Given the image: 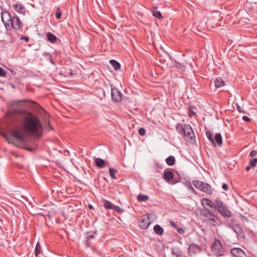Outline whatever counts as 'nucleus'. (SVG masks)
I'll use <instances>...</instances> for the list:
<instances>
[{
  "label": "nucleus",
  "instance_id": "42",
  "mask_svg": "<svg viewBox=\"0 0 257 257\" xmlns=\"http://www.w3.org/2000/svg\"><path fill=\"white\" fill-rule=\"evenodd\" d=\"M235 105H236L237 110L239 112H242V113H246L245 111H244L243 109H242L241 107H240V106L238 103H236Z\"/></svg>",
  "mask_w": 257,
  "mask_h": 257
},
{
  "label": "nucleus",
  "instance_id": "24",
  "mask_svg": "<svg viewBox=\"0 0 257 257\" xmlns=\"http://www.w3.org/2000/svg\"><path fill=\"white\" fill-rule=\"evenodd\" d=\"M214 141L215 143H217V144L221 147L222 145V138L220 134L217 133L216 134L214 137Z\"/></svg>",
  "mask_w": 257,
  "mask_h": 257
},
{
  "label": "nucleus",
  "instance_id": "45",
  "mask_svg": "<svg viewBox=\"0 0 257 257\" xmlns=\"http://www.w3.org/2000/svg\"><path fill=\"white\" fill-rule=\"evenodd\" d=\"M21 40H25L26 42H28L29 40V38L28 36H21L20 38Z\"/></svg>",
  "mask_w": 257,
  "mask_h": 257
},
{
  "label": "nucleus",
  "instance_id": "37",
  "mask_svg": "<svg viewBox=\"0 0 257 257\" xmlns=\"http://www.w3.org/2000/svg\"><path fill=\"white\" fill-rule=\"evenodd\" d=\"M257 164V158H254L249 161V165L252 167H255Z\"/></svg>",
  "mask_w": 257,
  "mask_h": 257
},
{
  "label": "nucleus",
  "instance_id": "28",
  "mask_svg": "<svg viewBox=\"0 0 257 257\" xmlns=\"http://www.w3.org/2000/svg\"><path fill=\"white\" fill-rule=\"evenodd\" d=\"M149 196L147 195L140 194L137 196V199L139 202H146L149 200Z\"/></svg>",
  "mask_w": 257,
  "mask_h": 257
},
{
  "label": "nucleus",
  "instance_id": "53",
  "mask_svg": "<svg viewBox=\"0 0 257 257\" xmlns=\"http://www.w3.org/2000/svg\"><path fill=\"white\" fill-rule=\"evenodd\" d=\"M115 70H118L120 69L121 65H112Z\"/></svg>",
  "mask_w": 257,
  "mask_h": 257
},
{
  "label": "nucleus",
  "instance_id": "49",
  "mask_svg": "<svg viewBox=\"0 0 257 257\" xmlns=\"http://www.w3.org/2000/svg\"><path fill=\"white\" fill-rule=\"evenodd\" d=\"M170 225L171 226H172V227H174V228H176H176H177V227H178V226L176 224L175 222L174 221H173V220H171V221H170Z\"/></svg>",
  "mask_w": 257,
  "mask_h": 257
},
{
  "label": "nucleus",
  "instance_id": "2",
  "mask_svg": "<svg viewBox=\"0 0 257 257\" xmlns=\"http://www.w3.org/2000/svg\"><path fill=\"white\" fill-rule=\"evenodd\" d=\"M1 19L7 30L11 29L19 30L23 27V24L18 17L15 14L12 15L7 11L1 12Z\"/></svg>",
  "mask_w": 257,
  "mask_h": 257
},
{
  "label": "nucleus",
  "instance_id": "15",
  "mask_svg": "<svg viewBox=\"0 0 257 257\" xmlns=\"http://www.w3.org/2000/svg\"><path fill=\"white\" fill-rule=\"evenodd\" d=\"M220 20H221V17H220V13L218 12H216L212 13L209 21H212V22L213 23H215V25L217 26L219 25L218 24V23H217V22L220 21Z\"/></svg>",
  "mask_w": 257,
  "mask_h": 257
},
{
  "label": "nucleus",
  "instance_id": "48",
  "mask_svg": "<svg viewBox=\"0 0 257 257\" xmlns=\"http://www.w3.org/2000/svg\"><path fill=\"white\" fill-rule=\"evenodd\" d=\"M222 188L225 191H227L228 190V186L226 183H223L222 185Z\"/></svg>",
  "mask_w": 257,
  "mask_h": 257
},
{
  "label": "nucleus",
  "instance_id": "33",
  "mask_svg": "<svg viewBox=\"0 0 257 257\" xmlns=\"http://www.w3.org/2000/svg\"><path fill=\"white\" fill-rule=\"evenodd\" d=\"M41 246L39 242H38L36 245L35 249V255L36 257H38V255L41 253Z\"/></svg>",
  "mask_w": 257,
  "mask_h": 257
},
{
  "label": "nucleus",
  "instance_id": "14",
  "mask_svg": "<svg viewBox=\"0 0 257 257\" xmlns=\"http://www.w3.org/2000/svg\"><path fill=\"white\" fill-rule=\"evenodd\" d=\"M217 200H215L214 202H213L210 199L208 198H204L201 199V202L202 206L205 208L206 206H208L212 208L216 209V202Z\"/></svg>",
  "mask_w": 257,
  "mask_h": 257
},
{
  "label": "nucleus",
  "instance_id": "61",
  "mask_svg": "<svg viewBox=\"0 0 257 257\" xmlns=\"http://www.w3.org/2000/svg\"><path fill=\"white\" fill-rule=\"evenodd\" d=\"M177 64L180 65V63H177Z\"/></svg>",
  "mask_w": 257,
  "mask_h": 257
},
{
  "label": "nucleus",
  "instance_id": "54",
  "mask_svg": "<svg viewBox=\"0 0 257 257\" xmlns=\"http://www.w3.org/2000/svg\"><path fill=\"white\" fill-rule=\"evenodd\" d=\"M94 237V236L93 235H90L87 237V240L86 241H88V240L93 239Z\"/></svg>",
  "mask_w": 257,
  "mask_h": 257
},
{
  "label": "nucleus",
  "instance_id": "3",
  "mask_svg": "<svg viewBox=\"0 0 257 257\" xmlns=\"http://www.w3.org/2000/svg\"><path fill=\"white\" fill-rule=\"evenodd\" d=\"M176 130L186 141L192 143L195 141L194 131L189 124L177 123L176 125Z\"/></svg>",
  "mask_w": 257,
  "mask_h": 257
},
{
  "label": "nucleus",
  "instance_id": "4",
  "mask_svg": "<svg viewBox=\"0 0 257 257\" xmlns=\"http://www.w3.org/2000/svg\"><path fill=\"white\" fill-rule=\"evenodd\" d=\"M216 209L218 212L223 217L229 218L231 217L232 213L228 209L226 205L220 200H216Z\"/></svg>",
  "mask_w": 257,
  "mask_h": 257
},
{
  "label": "nucleus",
  "instance_id": "44",
  "mask_svg": "<svg viewBox=\"0 0 257 257\" xmlns=\"http://www.w3.org/2000/svg\"><path fill=\"white\" fill-rule=\"evenodd\" d=\"M176 229L177 232L180 234H183L185 232V230L182 227H177Z\"/></svg>",
  "mask_w": 257,
  "mask_h": 257
},
{
  "label": "nucleus",
  "instance_id": "39",
  "mask_svg": "<svg viewBox=\"0 0 257 257\" xmlns=\"http://www.w3.org/2000/svg\"><path fill=\"white\" fill-rule=\"evenodd\" d=\"M195 108V106H189V115L191 116V114L190 113H191L193 115H195L196 114V112L193 111V109Z\"/></svg>",
  "mask_w": 257,
  "mask_h": 257
},
{
  "label": "nucleus",
  "instance_id": "59",
  "mask_svg": "<svg viewBox=\"0 0 257 257\" xmlns=\"http://www.w3.org/2000/svg\"><path fill=\"white\" fill-rule=\"evenodd\" d=\"M49 128L52 130H53V127L51 125H49Z\"/></svg>",
  "mask_w": 257,
  "mask_h": 257
},
{
  "label": "nucleus",
  "instance_id": "40",
  "mask_svg": "<svg viewBox=\"0 0 257 257\" xmlns=\"http://www.w3.org/2000/svg\"><path fill=\"white\" fill-rule=\"evenodd\" d=\"M139 134L141 136H144L146 134V130L143 127H141L139 129Z\"/></svg>",
  "mask_w": 257,
  "mask_h": 257
},
{
  "label": "nucleus",
  "instance_id": "7",
  "mask_svg": "<svg viewBox=\"0 0 257 257\" xmlns=\"http://www.w3.org/2000/svg\"><path fill=\"white\" fill-rule=\"evenodd\" d=\"M111 96L114 102H120L122 101V94L113 85H111Z\"/></svg>",
  "mask_w": 257,
  "mask_h": 257
},
{
  "label": "nucleus",
  "instance_id": "11",
  "mask_svg": "<svg viewBox=\"0 0 257 257\" xmlns=\"http://www.w3.org/2000/svg\"><path fill=\"white\" fill-rule=\"evenodd\" d=\"M201 251L200 247L196 244L192 243L189 244L188 253L189 255L192 256Z\"/></svg>",
  "mask_w": 257,
  "mask_h": 257
},
{
  "label": "nucleus",
  "instance_id": "10",
  "mask_svg": "<svg viewBox=\"0 0 257 257\" xmlns=\"http://www.w3.org/2000/svg\"><path fill=\"white\" fill-rule=\"evenodd\" d=\"M150 223L149 217L147 215H143L141 217L139 227L142 229H146L149 226Z\"/></svg>",
  "mask_w": 257,
  "mask_h": 257
},
{
  "label": "nucleus",
  "instance_id": "5",
  "mask_svg": "<svg viewBox=\"0 0 257 257\" xmlns=\"http://www.w3.org/2000/svg\"><path fill=\"white\" fill-rule=\"evenodd\" d=\"M212 254L217 257L224 255V249L219 240H216L211 246Z\"/></svg>",
  "mask_w": 257,
  "mask_h": 257
},
{
  "label": "nucleus",
  "instance_id": "21",
  "mask_svg": "<svg viewBox=\"0 0 257 257\" xmlns=\"http://www.w3.org/2000/svg\"><path fill=\"white\" fill-rule=\"evenodd\" d=\"M14 10L21 14H24L25 10L24 7L22 4H16L13 5Z\"/></svg>",
  "mask_w": 257,
  "mask_h": 257
},
{
  "label": "nucleus",
  "instance_id": "36",
  "mask_svg": "<svg viewBox=\"0 0 257 257\" xmlns=\"http://www.w3.org/2000/svg\"><path fill=\"white\" fill-rule=\"evenodd\" d=\"M112 209L116 211L117 213L119 214L122 213L124 211L123 209H121L120 207H119L118 206H115L114 205H113Z\"/></svg>",
  "mask_w": 257,
  "mask_h": 257
},
{
  "label": "nucleus",
  "instance_id": "47",
  "mask_svg": "<svg viewBox=\"0 0 257 257\" xmlns=\"http://www.w3.org/2000/svg\"><path fill=\"white\" fill-rule=\"evenodd\" d=\"M242 119L246 122H250L251 121V119L245 115L242 116Z\"/></svg>",
  "mask_w": 257,
  "mask_h": 257
},
{
  "label": "nucleus",
  "instance_id": "29",
  "mask_svg": "<svg viewBox=\"0 0 257 257\" xmlns=\"http://www.w3.org/2000/svg\"><path fill=\"white\" fill-rule=\"evenodd\" d=\"M152 14L154 17H155L157 18H158L160 19L163 18V17L162 16L161 12L159 11H158L157 8H155L152 11Z\"/></svg>",
  "mask_w": 257,
  "mask_h": 257
},
{
  "label": "nucleus",
  "instance_id": "27",
  "mask_svg": "<svg viewBox=\"0 0 257 257\" xmlns=\"http://www.w3.org/2000/svg\"><path fill=\"white\" fill-rule=\"evenodd\" d=\"M214 85L216 87L219 88L225 85L224 81L220 78H217L214 81Z\"/></svg>",
  "mask_w": 257,
  "mask_h": 257
},
{
  "label": "nucleus",
  "instance_id": "31",
  "mask_svg": "<svg viewBox=\"0 0 257 257\" xmlns=\"http://www.w3.org/2000/svg\"><path fill=\"white\" fill-rule=\"evenodd\" d=\"M103 206L106 209H112L113 205L108 200H103Z\"/></svg>",
  "mask_w": 257,
  "mask_h": 257
},
{
  "label": "nucleus",
  "instance_id": "52",
  "mask_svg": "<svg viewBox=\"0 0 257 257\" xmlns=\"http://www.w3.org/2000/svg\"><path fill=\"white\" fill-rule=\"evenodd\" d=\"M109 63L110 64H120L117 61L114 60H110L109 61Z\"/></svg>",
  "mask_w": 257,
  "mask_h": 257
},
{
  "label": "nucleus",
  "instance_id": "26",
  "mask_svg": "<svg viewBox=\"0 0 257 257\" xmlns=\"http://www.w3.org/2000/svg\"><path fill=\"white\" fill-rule=\"evenodd\" d=\"M175 158L173 156H170L166 159V162L169 166H173L175 163Z\"/></svg>",
  "mask_w": 257,
  "mask_h": 257
},
{
  "label": "nucleus",
  "instance_id": "50",
  "mask_svg": "<svg viewBox=\"0 0 257 257\" xmlns=\"http://www.w3.org/2000/svg\"><path fill=\"white\" fill-rule=\"evenodd\" d=\"M25 149L30 152H33L34 151H35L36 149V148H31L30 147H26Z\"/></svg>",
  "mask_w": 257,
  "mask_h": 257
},
{
  "label": "nucleus",
  "instance_id": "1",
  "mask_svg": "<svg viewBox=\"0 0 257 257\" xmlns=\"http://www.w3.org/2000/svg\"><path fill=\"white\" fill-rule=\"evenodd\" d=\"M6 121L10 126L15 127L19 123L29 136L39 138L43 134V126L39 117L34 113L22 108L20 101L10 103L6 112Z\"/></svg>",
  "mask_w": 257,
  "mask_h": 257
},
{
  "label": "nucleus",
  "instance_id": "60",
  "mask_svg": "<svg viewBox=\"0 0 257 257\" xmlns=\"http://www.w3.org/2000/svg\"><path fill=\"white\" fill-rule=\"evenodd\" d=\"M12 87L13 88H15V86L14 84H12Z\"/></svg>",
  "mask_w": 257,
  "mask_h": 257
},
{
  "label": "nucleus",
  "instance_id": "41",
  "mask_svg": "<svg viewBox=\"0 0 257 257\" xmlns=\"http://www.w3.org/2000/svg\"><path fill=\"white\" fill-rule=\"evenodd\" d=\"M7 73L6 71L2 67H0V77H6Z\"/></svg>",
  "mask_w": 257,
  "mask_h": 257
},
{
  "label": "nucleus",
  "instance_id": "12",
  "mask_svg": "<svg viewBox=\"0 0 257 257\" xmlns=\"http://www.w3.org/2000/svg\"><path fill=\"white\" fill-rule=\"evenodd\" d=\"M12 137L22 142H24L25 141V135L24 133L20 130L14 131L12 133Z\"/></svg>",
  "mask_w": 257,
  "mask_h": 257
},
{
  "label": "nucleus",
  "instance_id": "19",
  "mask_svg": "<svg viewBox=\"0 0 257 257\" xmlns=\"http://www.w3.org/2000/svg\"><path fill=\"white\" fill-rule=\"evenodd\" d=\"M206 135L207 138V139L209 140L210 142L211 143L212 146L213 147H216V144L215 143L214 138H213V135L212 132H211L209 131H208L206 132Z\"/></svg>",
  "mask_w": 257,
  "mask_h": 257
},
{
  "label": "nucleus",
  "instance_id": "35",
  "mask_svg": "<svg viewBox=\"0 0 257 257\" xmlns=\"http://www.w3.org/2000/svg\"><path fill=\"white\" fill-rule=\"evenodd\" d=\"M64 73L65 74L64 75L65 76L77 75V71H75V70H72V69H70L69 71L68 72Z\"/></svg>",
  "mask_w": 257,
  "mask_h": 257
},
{
  "label": "nucleus",
  "instance_id": "20",
  "mask_svg": "<svg viewBox=\"0 0 257 257\" xmlns=\"http://www.w3.org/2000/svg\"><path fill=\"white\" fill-rule=\"evenodd\" d=\"M155 232L158 235L161 236L164 233V229L159 224H156L153 228Z\"/></svg>",
  "mask_w": 257,
  "mask_h": 257
},
{
  "label": "nucleus",
  "instance_id": "51",
  "mask_svg": "<svg viewBox=\"0 0 257 257\" xmlns=\"http://www.w3.org/2000/svg\"><path fill=\"white\" fill-rule=\"evenodd\" d=\"M163 168L162 167H160L159 165L157 164V166L156 167V170L157 172L160 173L161 171L160 170H162Z\"/></svg>",
  "mask_w": 257,
  "mask_h": 257
},
{
  "label": "nucleus",
  "instance_id": "58",
  "mask_svg": "<svg viewBox=\"0 0 257 257\" xmlns=\"http://www.w3.org/2000/svg\"><path fill=\"white\" fill-rule=\"evenodd\" d=\"M88 207H89V208H90V209H94L93 207L91 205H90V204H89V205H88Z\"/></svg>",
  "mask_w": 257,
  "mask_h": 257
},
{
  "label": "nucleus",
  "instance_id": "34",
  "mask_svg": "<svg viewBox=\"0 0 257 257\" xmlns=\"http://www.w3.org/2000/svg\"><path fill=\"white\" fill-rule=\"evenodd\" d=\"M172 253L176 257H181L183 255L182 251L179 248L173 249L172 250Z\"/></svg>",
  "mask_w": 257,
  "mask_h": 257
},
{
  "label": "nucleus",
  "instance_id": "57",
  "mask_svg": "<svg viewBox=\"0 0 257 257\" xmlns=\"http://www.w3.org/2000/svg\"><path fill=\"white\" fill-rule=\"evenodd\" d=\"M250 167H251V166H250V165H249V166H246V167H245V170L246 171H248L250 169Z\"/></svg>",
  "mask_w": 257,
  "mask_h": 257
},
{
  "label": "nucleus",
  "instance_id": "55",
  "mask_svg": "<svg viewBox=\"0 0 257 257\" xmlns=\"http://www.w3.org/2000/svg\"><path fill=\"white\" fill-rule=\"evenodd\" d=\"M10 71L12 72L13 75H16L17 74V72L15 71L14 69H9Z\"/></svg>",
  "mask_w": 257,
  "mask_h": 257
},
{
  "label": "nucleus",
  "instance_id": "13",
  "mask_svg": "<svg viewBox=\"0 0 257 257\" xmlns=\"http://www.w3.org/2000/svg\"><path fill=\"white\" fill-rule=\"evenodd\" d=\"M233 230L236 233L238 240H242L245 238V234L242 228L239 224L236 226V227H234Z\"/></svg>",
  "mask_w": 257,
  "mask_h": 257
},
{
  "label": "nucleus",
  "instance_id": "46",
  "mask_svg": "<svg viewBox=\"0 0 257 257\" xmlns=\"http://www.w3.org/2000/svg\"><path fill=\"white\" fill-rule=\"evenodd\" d=\"M257 155V151L256 150H253L250 152L249 154V156L251 157H253Z\"/></svg>",
  "mask_w": 257,
  "mask_h": 257
},
{
  "label": "nucleus",
  "instance_id": "30",
  "mask_svg": "<svg viewBox=\"0 0 257 257\" xmlns=\"http://www.w3.org/2000/svg\"><path fill=\"white\" fill-rule=\"evenodd\" d=\"M109 172L110 176L113 179H116V174L117 173V171L113 168H109Z\"/></svg>",
  "mask_w": 257,
  "mask_h": 257
},
{
  "label": "nucleus",
  "instance_id": "38",
  "mask_svg": "<svg viewBox=\"0 0 257 257\" xmlns=\"http://www.w3.org/2000/svg\"><path fill=\"white\" fill-rule=\"evenodd\" d=\"M55 16H56V18L57 19L59 20V19H61V12L60 10V8H58L57 9V10H56V13H55Z\"/></svg>",
  "mask_w": 257,
  "mask_h": 257
},
{
  "label": "nucleus",
  "instance_id": "6",
  "mask_svg": "<svg viewBox=\"0 0 257 257\" xmlns=\"http://www.w3.org/2000/svg\"><path fill=\"white\" fill-rule=\"evenodd\" d=\"M200 214L201 216L206 218L208 220H211L216 224H220L221 223V221L220 219L214 215L208 208L201 209L200 210Z\"/></svg>",
  "mask_w": 257,
  "mask_h": 257
},
{
  "label": "nucleus",
  "instance_id": "16",
  "mask_svg": "<svg viewBox=\"0 0 257 257\" xmlns=\"http://www.w3.org/2000/svg\"><path fill=\"white\" fill-rule=\"evenodd\" d=\"M200 191L208 195H211L213 193L212 187L206 182H205L204 186H202Z\"/></svg>",
  "mask_w": 257,
  "mask_h": 257
},
{
  "label": "nucleus",
  "instance_id": "43",
  "mask_svg": "<svg viewBox=\"0 0 257 257\" xmlns=\"http://www.w3.org/2000/svg\"><path fill=\"white\" fill-rule=\"evenodd\" d=\"M174 68H178L180 70H184L185 69L184 65H173L172 66Z\"/></svg>",
  "mask_w": 257,
  "mask_h": 257
},
{
  "label": "nucleus",
  "instance_id": "25",
  "mask_svg": "<svg viewBox=\"0 0 257 257\" xmlns=\"http://www.w3.org/2000/svg\"><path fill=\"white\" fill-rule=\"evenodd\" d=\"M184 184L194 194L197 195V192L192 187L191 183L190 181H186L184 183Z\"/></svg>",
  "mask_w": 257,
  "mask_h": 257
},
{
  "label": "nucleus",
  "instance_id": "23",
  "mask_svg": "<svg viewBox=\"0 0 257 257\" xmlns=\"http://www.w3.org/2000/svg\"><path fill=\"white\" fill-rule=\"evenodd\" d=\"M46 37L48 41L52 43H55L57 40L56 36L51 32L47 33Z\"/></svg>",
  "mask_w": 257,
  "mask_h": 257
},
{
  "label": "nucleus",
  "instance_id": "56",
  "mask_svg": "<svg viewBox=\"0 0 257 257\" xmlns=\"http://www.w3.org/2000/svg\"><path fill=\"white\" fill-rule=\"evenodd\" d=\"M15 166L17 167H19L20 168H23L22 166L20 165L19 164H18V163H16Z\"/></svg>",
  "mask_w": 257,
  "mask_h": 257
},
{
  "label": "nucleus",
  "instance_id": "22",
  "mask_svg": "<svg viewBox=\"0 0 257 257\" xmlns=\"http://www.w3.org/2000/svg\"><path fill=\"white\" fill-rule=\"evenodd\" d=\"M95 163L96 166L99 168H103L105 164V161L99 158H97L95 159Z\"/></svg>",
  "mask_w": 257,
  "mask_h": 257
},
{
  "label": "nucleus",
  "instance_id": "32",
  "mask_svg": "<svg viewBox=\"0 0 257 257\" xmlns=\"http://www.w3.org/2000/svg\"><path fill=\"white\" fill-rule=\"evenodd\" d=\"M159 58H159V62L161 63H167V64H168V61L170 60V58L169 55L167 54H166V57H163L161 56H160Z\"/></svg>",
  "mask_w": 257,
  "mask_h": 257
},
{
  "label": "nucleus",
  "instance_id": "18",
  "mask_svg": "<svg viewBox=\"0 0 257 257\" xmlns=\"http://www.w3.org/2000/svg\"><path fill=\"white\" fill-rule=\"evenodd\" d=\"M205 182L203 181H201L198 180H193L192 181V184L194 186L199 190H201V188L203 186H204Z\"/></svg>",
  "mask_w": 257,
  "mask_h": 257
},
{
  "label": "nucleus",
  "instance_id": "9",
  "mask_svg": "<svg viewBox=\"0 0 257 257\" xmlns=\"http://www.w3.org/2000/svg\"><path fill=\"white\" fill-rule=\"evenodd\" d=\"M230 252L233 257H247L244 251L239 247L230 249Z\"/></svg>",
  "mask_w": 257,
  "mask_h": 257
},
{
  "label": "nucleus",
  "instance_id": "8",
  "mask_svg": "<svg viewBox=\"0 0 257 257\" xmlns=\"http://www.w3.org/2000/svg\"><path fill=\"white\" fill-rule=\"evenodd\" d=\"M174 177L173 172L169 171L168 169L165 170L164 172L163 179L168 183L175 184L177 181H174Z\"/></svg>",
  "mask_w": 257,
  "mask_h": 257
},
{
  "label": "nucleus",
  "instance_id": "17",
  "mask_svg": "<svg viewBox=\"0 0 257 257\" xmlns=\"http://www.w3.org/2000/svg\"><path fill=\"white\" fill-rule=\"evenodd\" d=\"M226 224L229 226V227L234 229V227L238 226L239 224L237 221L233 218H228L226 220Z\"/></svg>",
  "mask_w": 257,
  "mask_h": 257
}]
</instances>
